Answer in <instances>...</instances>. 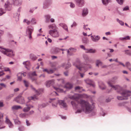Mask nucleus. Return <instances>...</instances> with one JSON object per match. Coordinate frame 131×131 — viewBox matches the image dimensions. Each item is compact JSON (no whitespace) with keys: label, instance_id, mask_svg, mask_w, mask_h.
I'll return each instance as SVG.
<instances>
[{"label":"nucleus","instance_id":"f257e3e1","mask_svg":"<svg viewBox=\"0 0 131 131\" xmlns=\"http://www.w3.org/2000/svg\"><path fill=\"white\" fill-rule=\"evenodd\" d=\"M76 104L75 101H72L71 103L74 108L77 109V113H80L83 111L86 113L88 114L92 112L93 109V105L88 101L81 99L80 101H77Z\"/></svg>","mask_w":131,"mask_h":131},{"label":"nucleus","instance_id":"f03ea898","mask_svg":"<svg viewBox=\"0 0 131 131\" xmlns=\"http://www.w3.org/2000/svg\"><path fill=\"white\" fill-rule=\"evenodd\" d=\"M49 29H52L49 31V33L52 36L54 37H58L59 36V34L57 30V28L54 24L50 25L48 26Z\"/></svg>","mask_w":131,"mask_h":131},{"label":"nucleus","instance_id":"7ed1b4c3","mask_svg":"<svg viewBox=\"0 0 131 131\" xmlns=\"http://www.w3.org/2000/svg\"><path fill=\"white\" fill-rule=\"evenodd\" d=\"M74 65L79 70V72L80 74L81 77V78H83L84 74L81 72H85L87 70V69L84 67H83L82 64H80V62L79 60H78L74 64Z\"/></svg>","mask_w":131,"mask_h":131},{"label":"nucleus","instance_id":"20e7f679","mask_svg":"<svg viewBox=\"0 0 131 131\" xmlns=\"http://www.w3.org/2000/svg\"><path fill=\"white\" fill-rule=\"evenodd\" d=\"M22 3L21 0H12L11 1V4L7 1L5 3V7L6 9L10 10L12 9L11 4H14L16 5H20Z\"/></svg>","mask_w":131,"mask_h":131},{"label":"nucleus","instance_id":"39448f33","mask_svg":"<svg viewBox=\"0 0 131 131\" xmlns=\"http://www.w3.org/2000/svg\"><path fill=\"white\" fill-rule=\"evenodd\" d=\"M120 92L122 96H118L117 97V99L119 100H127L128 99V97L131 94L130 91L126 90H121Z\"/></svg>","mask_w":131,"mask_h":131},{"label":"nucleus","instance_id":"423d86ee","mask_svg":"<svg viewBox=\"0 0 131 131\" xmlns=\"http://www.w3.org/2000/svg\"><path fill=\"white\" fill-rule=\"evenodd\" d=\"M50 100L51 101H50V102H52V105L54 107L57 106L58 102L59 104L63 107H67L66 103L64 102V101L61 100L58 101L57 100H56L54 99H50Z\"/></svg>","mask_w":131,"mask_h":131},{"label":"nucleus","instance_id":"0eeeda50","mask_svg":"<svg viewBox=\"0 0 131 131\" xmlns=\"http://www.w3.org/2000/svg\"><path fill=\"white\" fill-rule=\"evenodd\" d=\"M117 79L116 77L112 79L111 80L109 81L107 83L108 85L111 87L112 89L115 90H119L121 89V87L118 85L114 86L113 84L116 82L115 80Z\"/></svg>","mask_w":131,"mask_h":131},{"label":"nucleus","instance_id":"6e6552de","mask_svg":"<svg viewBox=\"0 0 131 131\" xmlns=\"http://www.w3.org/2000/svg\"><path fill=\"white\" fill-rule=\"evenodd\" d=\"M0 51L9 57H13L14 56V54L11 50L6 49L0 47Z\"/></svg>","mask_w":131,"mask_h":131},{"label":"nucleus","instance_id":"1a4fd4ad","mask_svg":"<svg viewBox=\"0 0 131 131\" xmlns=\"http://www.w3.org/2000/svg\"><path fill=\"white\" fill-rule=\"evenodd\" d=\"M88 97V96L85 94H75L72 96H69V98L71 99L77 100L80 98H85Z\"/></svg>","mask_w":131,"mask_h":131},{"label":"nucleus","instance_id":"9d476101","mask_svg":"<svg viewBox=\"0 0 131 131\" xmlns=\"http://www.w3.org/2000/svg\"><path fill=\"white\" fill-rule=\"evenodd\" d=\"M33 30L34 28L32 27L28 26L27 27L26 30V33L29 35V37L30 39H31L32 38L31 35Z\"/></svg>","mask_w":131,"mask_h":131},{"label":"nucleus","instance_id":"9b49d317","mask_svg":"<svg viewBox=\"0 0 131 131\" xmlns=\"http://www.w3.org/2000/svg\"><path fill=\"white\" fill-rule=\"evenodd\" d=\"M16 101L21 104H23L25 103V101L23 97L21 96H17L16 99Z\"/></svg>","mask_w":131,"mask_h":131},{"label":"nucleus","instance_id":"f8f14e48","mask_svg":"<svg viewBox=\"0 0 131 131\" xmlns=\"http://www.w3.org/2000/svg\"><path fill=\"white\" fill-rule=\"evenodd\" d=\"M5 122L8 125L10 128H12L13 127V124L8 119L7 116H6L5 118Z\"/></svg>","mask_w":131,"mask_h":131},{"label":"nucleus","instance_id":"ddd939ff","mask_svg":"<svg viewBox=\"0 0 131 131\" xmlns=\"http://www.w3.org/2000/svg\"><path fill=\"white\" fill-rule=\"evenodd\" d=\"M37 74L35 72H34L32 73H30L29 74V76L30 78L33 81L36 80V78L34 77V76H36Z\"/></svg>","mask_w":131,"mask_h":131},{"label":"nucleus","instance_id":"4468645a","mask_svg":"<svg viewBox=\"0 0 131 131\" xmlns=\"http://www.w3.org/2000/svg\"><path fill=\"white\" fill-rule=\"evenodd\" d=\"M54 83V81L53 80L48 81L46 82V85L47 87H48L50 86L53 84Z\"/></svg>","mask_w":131,"mask_h":131},{"label":"nucleus","instance_id":"2eb2a0df","mask_svg":"<svg viewBox=\"0 0 131 131\" xmlns=\"http://www.w3.org/2000/svg\"><path fill=\"white\" fill-rule=\"evenodd\" d=\"M86 83L90 86H92L93 87L94 86V85L93 83V82L91 80L89 79H87L85 80Z\"/></svg>","mask_w":131,"mask_h":131},{"label":"nucleus","instance_id":"dca6fc26","mask_svg":"<svg viewBox=\"0 0 131 131\" xmlns=\"http://www.w3.org/2000/svg\"><path fill=\"white\" fill-rule=\"evenodd\" d=\"M73 85L72 84L68 83L65 85L64 88H66L67 89H70L73 87Z\"/></svg>","mask_w":131,"mask_h":131},{"label":"nucleus","instance_id":"f3484780","mask_svg":"<svg viewBox=\"0 0 131 131\" xmlns=\"http://www.w3.org/2000/svg\"><path fill=\"white\" fill-rule=\"evenodd\" d=\"M92 40L94 42L98 41L100 39V37L99 36H91V37Z\"/></svg>","mask_w":131,"mask_h":131},{"label":"nucleus","instance_id":"a211bd4d","mask_svg":"<svg viewBox=\"0 0 131 131\" xmlns=\"http://www.w3.org/2000/svg\"><path fill=\"white\" fill-rule=\"evenodd\" d=\"M79 6H82L83 5V0H75Z\"/></svg>","mask_w":131,"mask_h":131},{"label":"nucleus","instance_id":"6ab92c4d","mask_svg":"<svg viewBox=\"0 0 131 131\" xmlns=\"http://www.w3.org/2000/svg\"><path fill=\"white\" fill-rule=\"evenodd\" d=\"M26 107H24L23 111L25 112H27L29 111L31 107V106L30 105H28L27 104H26Z\"/></svg>","mask_w":131,"mask_h":131},{"label":"nucleus","instance_id":"aec40b11","mask_svg":"<svg viewBox=\"0 0 131 131\" xmlns=\"http://www.w3.org/2000/svg\"><path fill=\"white\" fill-rule=\"evenodd\" d=\"M76 50L73 48H71L67 51V54H68L71 55L72 54V52L73 51L75 52Z\"/></svg>","mask_w":131,"mask_h":131},{"label":"nucleus","instance_id":"412c9836","mask_svg":"<svg viewBox=\"0 0 131 131\" xmlns=\"http://www.w3.org/2000/svg\"><path fill=\"white\" fill-rule=\"evenodd\" d=\"M59 25L61 26L66 31H68V27L66 24L64 23H61Z\"/></svg>","mask_w":131,"mask_h":131},{"label":"nucleus","instance_id":"4be33fe9","mask_svg":"<svg viewBox=\"0 0 131 131\" xmlns=\"http://www.w3.org/2000/svg\"><path fill=\"white\" fill-rule=\"evenodd\" d=\"M96 52V51L95 49H87L86 50V51H85V52L86 53H95Z\"/></svg>","mask_w":131,"mask_h":131},{"label":"nucleus","instance_id":"5701e85b","mask_svg":"<svg viewBox=\"0 0 131 131\" xmlns=\"http://www.w3.org/2000/svg\"><path fill=\"white\" fill-rule=\"evenodd\" d=\"M21 107L18 105H14L12 107V109L13 110H18L20 109H22Z\"/></svg>","mask_w":131,"mask_h":131},{"label":"nucleus","instance_id":"b1692460","mask_svg":"<svg viewBox=\"0 0 131 131\" xmlns=\"http://www.w3.org/2000/svg\"><path fill=\"white\" fill-rule=\"evenodd\" d=\"M88 13V11L86 8H84L83 10L82 15L84 16L87 15Z\"/></svg>","mask_w":131,"mask_h":131},{"label":"nucleus","instance_id":"393cba45","mask_svg":"<svg viewBox=\"0 0 131 131\" xmlns=\"http://www.w3.org/2000/svg\"><path fill=\"white\" fill-rule=\"evenodd\" d=\"M43 71H45L47 72L48 73H52L53 72V71L52 70H48L47 69H44L43 70Z\"/></svg>","mask_w":131,"mask_h":131},{"label":"nucleus","instance_id":"a878e982","mask_svg":"<svg viewBox=\"0 0 131 131\" xmlns=\"http://www.w3.org/2000/svg\"><path fill=\"white\" fill-rule=\"evenodd\" d=\"M23 64L25 65V67L27 68H28L27 67H29L30 65L29 62L28 61L24 62Z\"/></svg>","mask_w":131,"mask_h":131},{"label":"nucleus","instance_id":"bb28decb","mask_svg":"<svg viewBox=\"0 0 131 131\" xmlns=\"http://www.w3.org/2000/svg\"><path fill=\"white\" fill-rule=\"evenodd\" d=\"M38 98V97L37 96V95H35L34 96L29 97L28 98V99L29 100H35L37 99Z\"/></svg>","mask_w":131,"mask_h":131},{"label":"nucleus","instance_id":"cd10ccee","mask_svg":"<svg viewBox=\"0 0 131 131\" xmlns=\"http://www.w3.org/2000/svg\"><path fill=\"white\" fill-rule=\"evenodd\" d=\"M53 88L56 90L58 92H64L62 89H61L59 88L55 87H53Z\"/></svg>","mask_w":131,"mask_h":131},{"label":"nucleus","instance_id":"c85d7f7f","mask_svg":"<svg viewBox=\"0 0 131 131\" xmlns=\"http://www.w3.org/2000/svg\"><path fill=\"white\" fill-rule=\"evenodd\" d=\"M119 39L121 40H130V38L129 36H128L124 38H119Z\"/></svg>","mask_w":131,"mask_h":131},{"label":"nucleus","instance_id":"c756f323","mask_svg":"<svg viewBox=\"0 0 131 131\" xmlns=\"http://www.w3.org/2000/svg\"><path fill=\"white\" fill-rule=\"evenodd\" d=\"M17 75L18 76V80L19 81H21L22 79V74L19 73L17 74Z\"/></svg>","mask_w":131,"mask_h":131},{"label":"nucleus","instance_id":"7c9ffc66","mask_svg":"<svg viewBox=\"0 0 131 131\" xmlns=\"http://www.w3.org/2000/svg\"><path fill=\"white\" fill-rule=\"evenodd\" d=\"M30 58L32 59L35 60L37 59V57L34 54H30Z\"/></svg>","mask_w":131,"mask_h":131},{"label":"nucleus","instance_id":"2f4dec72","mask_svg":"<svg viewBox=\"0 0 131 131\" xmlns=\"http://www.w3.org/2000/svg\"><path fill=\"white\" fill-rule=\"evenodd\" d=\"M82 42L83 43H87L88 42V40L87 38H84L82 39Z\"/></svg>","mask_w":131,"mask_h":131},{"label":"nucleus","instance_id":"473e14b6","mask_svg":"<svg viewBox=\"0 0 131 131\" xmlns=\"http://www.w3.org/2000/svg\"><path fill=\"white\" fill-rule=\"evenodd\" d=\"M14 122L16 124H20L21 123L20 122V121L18 119H16L14 120Z\"/></svg>","mask_w":131,"mask_h":131},{"label":"nucleus","instance_id":"72a5a7b5","mask_svg":"<svg viewBox=\"0 0 131 131\" xmlns=\"http://www.w3.org/2000/svg\"><path fill=\"white\" fill-rule=\"evenodd\" d=\"M109 0H102V2L103 4L105 5L108 4Z\"/></svg>","mask_w":131,"mask_h":131},{"label":"nucleus","instance_id":"f704fd0d","mask_svg":"<svg viewBox=\"0 0 131 131\" xmlns=\"http://www.w3.org/2000/svg\"><path fill=\"white\" fill-rule=\"evenodd\" d=\"M24 82L25 86L27 87L29 86V83L28 81L24 80Z\"/></svg>","mask_w":131,"mask_h":131},{"label":"nucleus","instance_id":"c9c22d12","mask_svg":"<svg viewBox=\"0 0 131 131\" xmlns=\"http://www.w3.org/2000/svg\"><path fill=\"white\" fill-rule=\"evenodd\" d=\"M31 87L32 89L34 90L35 91L36 93L37 94V95H39L40 93H41L40 92H39L38 91H37L36 90H35V89L32 86H31Z\"/></svg>","mask_w":131,"mask_h":131},{"label":"nucleus","instance_id":"e433bc0d","mask_svg":"<svg viewBox=\"0 0 131 131\" xmlns=\"http://www.w3.org/2000/svg\"><path fill=\"white\" fill-rule=\"evenodd\" d=\"M45 17L46 21H48L50 18V16L49 15H46L45 16Z\"/></svg>","mask_w":131,"mask_h":131},{"label":"nucleus","instance_id":"4c0bfd02","mask_svg":"<svg viewBox=\"0 0 131 131\" xmlns=\"http://www.w3.org/2000/svg\"><path fill=\"white\" fill-rule=\"evenodd\" d=\"M96 65L97 66H98L100 64H102L101 62L99 60H97L96 61Z\"/></svg>","mask_w":131,"mask_h":131},{"label":"nucleus","instance_id":"58836bf2","mask_svg":"<svg viewBox=\"0 0 131 131\" xmlns=\"http://www.w3.org/2000/svg\"><path fill=\"white\" fill-rule=\"evenodd\" d=\"M117 21L119 23L122 25H124V23L122 21L118 19H117Z\"/></svg>","mask_w":131,"mask_h":131},{"label":"nucleus","instance_id":"ea45409f","mask_svg":"<svg viewBox=\"0 0 131 131\" xmlns=\"http://www.w3.org/2000/svg\"><path fill=\"white\" fill-rule=\"evenodd\" d=\"M125 53L129 55H131V51L127 50L125 51Z\"/></svg>","mask_w":131,"mask_h":131},{"label":"nucleus","instance_id":"a19ab883","mask_svg":"<svg viewBox=\"0 0 131 131\" xmlns=\"http://www.w3.org/2000/svg\"><path fill=\"white\" fill-rule=\"evenodd\" d=\"M118 3L121 5L123 4V0H116Z\"/></svg>","mask_w":131,"mask_h":131},{"label":"nucleus","instance_id":"79ce46f5","mask_svg":"<svg viewBox=\"0 0 131 131\" xmlns=\"http://www.w3.org/2000/svg\"><path fill=\"white\" fill-rule=\"evenodd\" d=\"M5 13L4 11L2 8H0V16L2 15Z\"/></svg>","mask_w":131,"mask_h":131},{"label":"nucleus","instance_id":"37998d69","mask_svg":"<svg viewBox=\"0 0 131 131\" xmlns=\"http://www.w3.org/2000/svg\"><path fill=\"white\" fill-rule=\"evenodd\" d=\"M71 67V64L70 63H68V64H66L65 69H67Z\"/></svg>","mask_w":131,"mask_h":131},{"label":"nucleus","instance_id":"c03bdc74","mask_svg":"<svg viewBox=\"0 0 131 131\" xmlns=\"http://www.w3.org/2000/svg\"><path fill=\"white\" fill-rule=\"evenodd\" d=\"M23 21L24 22H26L27 25H29L30 23V21L26 19H25Z\"/></svg>","mask_w":131,"mask_h":131},{"label":"nucleus","instance_id":"a18cd8bd","mask_svg":"<svg viewBox=\"0 0 131 131\" xmlns=\"http://www.w3.org/2000/svg\"><path fill=\"white\" fill-rule=\"evenodd\" d=\"M1 85L2 86V89L3 88H5L6 87V85L4 83H0Z\"/></svg>","mask_w":131,"mask_h":131},{"label":"nucleus","instance_id":"49530a36","mask_svg":"<svg viewBox=\"0 0 131 131\" xmlns=\"http://www.w3.org/2000/svg\"><path fill=\"white\" fill-rule=\"evenodd\" d=\"M26 114L25 113H21L20 114L19 116L21 117H23L25 116Z\"/></svg>","mask_w":131,"mask_h":131},{"label":"nucleus","instance_id":"de8ad7c7","mask_svg":"<svg viewBox=\"0 0 131 131\" xmlns=\"http://www.w3.org/2000/svg\"><path fill=\"white\" fill-rule=\"evenodd\" d=\"M60 50V49L58 48H56L55 49V52L56 53L59 52Z\"/></svg>","mask_w":131,"mask_h":131},{"label":"nucleus","instance_id":"09e8293b","mask_svg":"<svg viewBox=\"0 0 131 131\" xmlns=\"http://www.w3.org/2000/svg\"><path fill=\"white\" fill-rule=\"evenodd\" d=\"M24 128L23 126H21L19 128V129L20 131H22L24 130Z\"/></svg>","mask_w":131,"mask_h":131},{"label":"nucleus","instance_id":"8fccbe9b","mask_svg":"<svg viewBox=\"0 0 131 131\" xmlns=\"http://www.w3.org/2000/svg\"><path fill=\"white\" fill-rule=\"evenodd\" d=\"M82 88V87H80L79 86H76L75 88V90H79L80 89Z\"/></svg>","mask_w":131,"mask_h":131},{"label":"nucleus","instance_id":"3c124183","mask_svg":"<svg viewBox=\"0 0 131 131\" xmlns=\"http://www.w3.org/2000/svg\"><path fill=\"white\" fill-rule=\"evenodd\" d=\"M80 47L81 48L85 50V51H86V50L87 49H86L83 45H81Z\"/></svg>","mask_w":131,"mask_h":131},{"label":"nucleus","instance_id":"603ef678","mask_svg":"<svg viewBox=\"0 0 131 131\" xmlns=\"http://www.w3.org/2000/svg\"><path fill=\"white\" fill-rule=\"evenodd\" d=\"M31 22L33 24H35L36 23V22L35 21V20L34 18H32L31 20Z\"/></svg>","mask_w":131,"mask_h":131},{"label":"nucleus","instance_id":"864d4df0","mask_svg":"<svg viewBox=\"0 0 131 131\" xmlns=\"http://www.w3.org/2000/svg\"><path fill=\"white\" fill-rule=\"evenodd\" d=\"M126 65L127 67H128L130 66V64L129 62H127L126 63Z\"/></svg>","mask_w":131,"mask_h":131},{"label":"nucleus","instance_id":"5fc2aeb1","mask_svg":"<svg viewBox=\"0 0 131 131\" xmlns=\"http://www.w3.org/2000/svg\"><path fill=\"white\" fill-rule=\"evenodd\" d=\"M70 6L71 8H73L75 7V5L74 4L71 3L70 4Z\"/></svg>","mask_w":131,"mask_h":131},{"label":"nucleus","instance_id":"6e6d98bb","mask_svg":"<svg viewBox=\"0 0 131 131\" xmlns=\"http://www.w3.org/2000/svg\"><path fill=\"white\" fill-rule=\"evenodd\" d=\"M129 8L128 6L125 7L123 9V10H126L129 9Z\"/></svg>","mask_w":131,"mask_h":131},{"label":"nucleus","instance_id":"4d7b16f0","mask_svg":"<svg viewBox=\"0 0 131 131\" xmlns=\"http://www.w3.org/2000/svg\"><path fill=\"white\" fill-rule=\"evenodd\" d=\"M4 73L3 71H0V76L3 75L4 74Z\"/></svg>","mask_w":131,"mask_h":131},{"label":"nucleus","instance_id":"13d9d810","mask_svg":"<svg viewBox=\"0 0 131 131\" xmlns=\"http://www.w3.org/2000/svg\"><path fill=\"white\" fill-rule=\"evenodd\" d=\"M84 58L86 61H87L89 60V58L87 56H85L84 57Z\"/></svg>","mask_w":131,"mask_h":131},{"label":"nucleus","instance_id":"bf43d9fd","mask_svg":"<svg viewBox=\"0 0 131 131\" xmlns=\"http://www.w3.org/2000/svg\"><path fill=\"white\" fill-rule=\"evenodd\" d=\"M4 70L5 71H9V69L8 68H4Z\"/></svg>","mask_w":131,"mask_h":131},{"label":"nucleus","instance_id":"052dcab7","mask_svg":"<svg viewBox=\"0 0 131 131\" xmlns=\"http://www.w3.org/2000/svg\"><path fill=\"white\" fill-rule=\"evenodd\" d=\"M77 24L75 22H74L73 24L71 25V27H72L73 26H75Z\"/></svg>","mask_w":131,"mask_h":131},{"label":"nucleus","instance_id":"680f3d73","mask_svg":"<svg viewBox=\"0 0 131 131\" xmlns=\"http://www.w3.org/2000/svg\"><path fill=\"white\" fill-rule=\"evenodd\" d=\"M88 25H84V28L85 29L87 30V27H88Z\"/></svg>","mask_w":131,"mask_h":131},{"label":"nucleus","instance_id":"e2e57ef3","mask_svg":"<svg viewBox=\"0 0 131 131\" xmlns=\"http://www.w3.org/2000/svg\"><path fill=\"white\" fill-rule=\"evenodd\" d=\"M52 94H53V95H58L57 93L55 91L53 92Z\"/></svg>","mask_w":131,"mask_h":131},{"label":"nucleus","instance_id":"0e129e2a","mask_svg":"<svg viewBox=\"0 0 131 131\" xmlns=\"http://www.w3.org/2000/svg\"><path fill=\"white\" fill-rule=\"evenodd\" d=\"M3 106V103L2 102H0V107H2Z\"/></svg>","mask_w":131,"mask_h":131},{"label":"nucleus","instance_id":"69168bd1","mask_svg":"<svg viewBox=\"0 0 131 131\" xmlns=\"http://www.w3.org/2000/svg\"><path fill=\"white\" fill-rule=\"evenodd\" d=\"M64 74L65 76H67L68 75V71H66L64 72Z\"/></svg>","mask_w":131,"mask_h":131},{"label":"nucleus","instance_id":"338daca9","mask_svg":"<svg viewBox=\"0 0 131 131\" xmlns=\"http://www.w3.org/2000/svg\"><path fill=\"white\" fill-rule=\"evenodd\" d=\"M26 123L27 125L28 126L30 125V123H29L28 121L27 120H26Z\"/></svg>","mask_w":131,"mask_h":131},{"label":"nucleus","instance_id":"774afa93","mask_svg":"<svg viewBox=\"0 0 131 131\" xmlns=\"http://www.w3.org/2000/svg\"><path fill=\"white\" fill-rule=\"evenodd\" d=\"M48 41L50 42H52V40L50 38H48Z\"/></svg>","mask_w":131,"mask_h":131}]
</instances>
